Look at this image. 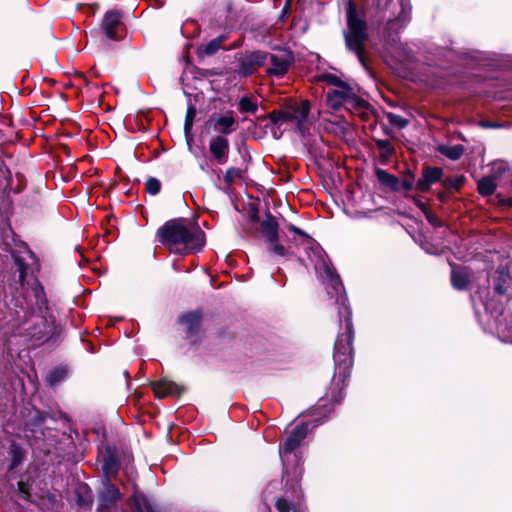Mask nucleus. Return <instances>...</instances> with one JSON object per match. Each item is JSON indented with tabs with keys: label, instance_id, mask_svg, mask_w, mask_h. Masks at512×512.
<instances>
[{
	"label": "nucleus",
	"instance_id": "ea45409f",
	"mask_svg": "<svg viewBox=\"0 0 512 512\" xmlns=\"http://www.w3.org/2000/svg\"><path fill=\"white\" fill-rule=\"evenodd\" d=\"M294 512H297L296 510H294Z\"/></svg>",
	"mask_w": 512,
	"mask_h": 512
},
{
	"label": "nucleus",
	"instance_id": "c85d7f7f",
	"mask_svg": "<svg viewBox=\"0 0 512 512\" xmlns=\"http://www.w3.org/2000/svg\"><path fill=\"white\" fill-rule=\"evenodd\" d=\"M11 454L13 458L11 468H15L22 461L24 453L20 447L13 445L11 447Z\"/></svg>",
	"mask_w": 512,
	"mask_h": 512
},
{
	"label": "nucleus",
	"instance_id": "4be33fe9",
	"mask_svg": "<svg viewBox=\"0 0 512 512\" xmlns=\"http://www.w3.org/2000/svg\"><path fill=\"white\" fill-rule=\"evenodd\" d=\"M225 39L226 37L222 35L211 40L209 43H207L201 48L202 53H204L207 56L215 54L221 48L222 43L224 42Z\"/></svg>",
	"mask_w": 512,
	"mask_h": 512
},
{
	"label": "nucleus",
	"instance_id": "c756f323",
	"mask_svg": "<svg viewBox=\"0 0 512 512\" xmlns=\"http://www.w3.org/2000/svg\"><path fill=\"white\" fill-rule=\"evenodd\" d=\"M387 119L390 124L397 126L399 128H403L407 125V120L394 113H388Z\"/></svg>",
	"mask_w": 512,
	"mask_h": 512
},
{
	"label": "nucleus",
	"instance_id": "9b49d317",
	"mask_svg": "<svg viewBox=\"0 0 512 512\" xmlns=\"http://www.w3.org/2000/svg\"><path fill=\"white\" fill-rule=\"evenodd\" d=\"M442 176L441 168L426 166L423 168L421 178L416 182V189L420 192H427L433 184L441 180Z\"/></svg>",
	"mask_w": 512,
	"mask_h": 512
},
{
	"label": "nucleus",
	"instance_id": "4468645a",
	"mask_svg": "<svg viewBox=\"0 0 512 512\" xmlns=\"http://www.w3.org/2000/svg\"><path fill=\"white\" fill-rule=\"evenodd\" d=\"M352 96V91L350 88L345 86L339 80V90H334L328 93V101L330 102L333 108H337L346 103Z\"/></svg>",
	"mask_w": 512,
	"mask_h": 512
},
{
	"label": "nucleus",
	"instance_id": "f257e3e1",
	"mask_svg": "<svg viewBox=\"0 0 512 512\" xmlns=\"http://www.w3.org/2000/svg\"><path fill=\"white\" fill-rule=\"evenodd\" d=\"M33 295H24L23 315L17 319L14 333L34 345L46 342L54 331V317L48 306L44 287L36 281L32 283Z\"/></svg>",
	"mask_w": 512,
	"mask_h": 512
},
{
	"label": "nucleus",
	"instance_id": "cd10ccee",
	"mask_svg": "<svg viewBox=\"0 0 512 512\" xmlns=\"http://www.w3.org/2000/svg\"><path fill=\"white\" fill-rule=\"evenodd\" d=\"M241 177V170L239 168L231 167L226 171L224 180L228 185H232L234 181Z\"/></svg>",
	"mask_w": 512,
	"mask_h": 512
},
{
	"label": "nucleus",
	"instance_id": "423d86ee",
	"mask_svg": "<svg viewBox=\"0 0 512 512\" xmlns=\"http://www.w3.org/2000/svg\"><path fill=\"white\" fill-rule=\"evenodd\" d=\"M308 432V424L296 426L290 435L286 438L282 446H280L279 453L284 465V475L289 476L288 463L292 461L298 462V457L294 452L300 445L301 441L306 437Z\"/></svg>",
	"mask_w": 512,
	"mask_h": 512
},
{
	"label": "nucleus",
	"instance_id": "e433bc0d",
	"mask_svg": "<svg viewBox=\"0 0 512 512\" xmlns=\"http://www.w3.org/2000/svg\"><path fill=\"white\" fill-rule=\"evenodd\" d=\"M292 230L295 232V233H298V234H301V230L296 228V227H292Z\"/></svg>",
	"mask_w": 512,
	"mask_h": 512
},
{
	"label": "nucleus",
	"instance_id": "1a4fd4ad",
	"mask_svg": "<svg viewBox=\"0 0 512 512\" xmlns=\"http://www.w3.org/2000/svg\"><path fill=\"white\" fill-rule=\"evenodd\" d=\"M267 64V53L261 51L252 52L240 60L239 74L249 76L259 67Z\"/></svg>",
	"mask_w": 512,
	"mask_h": 512
},
{
	"label": "nucleus",
	"instance_id": "20e7f679",
	"mask_svg": "<svg viewBox=\"0 0 512 512\" xmlns=\"http://www.w3.org/2000/svg\"><path fill=\"white\" fill-rule=\"evenodd\" d=\"M347 48L354 52L360 63L366 67L364 45L368 39L365 16L357 12L356 6L349 1L347 7V31L344 32Z\"/></svg>",
	"mask_w": 512,
	"mask_h": 512
},
{
	"label": "nucleus",
	"instance_id": "2eb2a0df",
	"mask_svg": "<svg viewBox=\"0 0 512 512\" xmlns=\"http://www.w3.org/2000/svg\"><path fill=\"white\" fill-rule=\"evenodd\" d=\"M152 389L157 398H164L166 396L173 395L178 392L177 385L165 379L153 383Z\"/></svg>",
	"mask_w": 512,
	"mask_h": 512
},
{
	"label": "nucleus",
	"instance_id": "393cba45",
	"mask_svg": "<svg viewBox=\"0 0 512 512\" xmlns=\"http://www.w3.org/2000/svg\"><path fill=\"white\" fill-rule=\"evenodd\" d=\"M257 108V103L249 97H242L239 101V110L243 113H255Z\"/></svg>",
	"mask_w": 512,
	"mask_h": 512
},
{
	"label": "nucleus",
	"instance_id": "a878e982",
	"mask_svg": "<svg viewBox=\"0 0 512 512\" xmlns=\"http://www.w3.org/2000/svg\"><path fill=\"white\" fill-rule=\"evenodd\" d=\"M105 475L110 478L114 476L118 471V465L112 457H107L102 467Z\"/></svg>",
	"mask_w": 512,
	"mask_h": 512
},
{
	"label": "nucleus",
	"instance_id": "4c0bfd02",
	"mask_svg": "<svg viewBox=\"0 0 512 512\" xmlns=\"http://www.w3.org/2000/svg\"><path fill=\"white\" fill-rule=\"evenodd\" d=\"M406 188H411V183H405L404 185Z\"/></svg>",
	"mask_w": 512,
	"mask_h": 512
},
{
	"label": "nucleus",
	"instance_id": "9d476101",
	"mask_svg": "<svg viewBox=\"0 0 512 512\" xmlns=\"http://www.w3.org/2000/svg\"><path fill=\"white\" fill-rule=\"evenodd\" d=\"M121 499L119 489L110 481H106L99 493L98 512H109V507Z\"/></svg>",
	"mask_w": 512,
	"mask_h": 512
},
{
	"label": "nucleus",
	"instance_id": "c9c22d12",
	"mask_svg": "<svg viewBox=\"0 0 512 512\" xmlns=\"http://www.w3.org/2000/svg\"><path fill=\"white\" fill-rule=\"evenodd\" d=\"M303 470L302 468L297 464L293 468V480H299L302 476Z\"/></svg>",
	"mask_w": 512,
	"mask_h": 512
},
{
	"label": "nucleus",
	"instance_id": "f704fd0d",
	"mask_svg": "<svg viewBox=\"0 0 512 512\" xmlns=\"http://www.w3.org/2000/svg\"><path fill=\"white\" fill-rule=\"evenodd\" d=\"M271 243V251L274 252L275 254L279 255V256H284L285 255V248L276 243V241L274 242H270Z\"/></svg>",
	"mask_w": 512,
	"mask_h": 512
},
{
	"label": "nucleus",
	"instance_id": "2f4dec72",
	"mask_svg": "<svg viewBox=\"0 0 512 512\" xmlns=\"http://www.w3.org/2000/svg\"><path fill=\"white\" fill-rule=\"evenodd\" d=\"M463 181H464L463 177H456V178L445 180L444 185L446 187H450V188H454V189H459L461 187Z\"/></svg>",
	"mask_w": 512,
	"mask_h": 512
},
{
	"label": "nucleus",
	"instance_id": "ddd939ff",
	"mask_svg": "<svg viewBox=\"0 0 512 512\" xmlns=\"http://www.w3.org/2000/svg\"><path fill=\"white\" fill-rule=\"evenodd\" d=\"M210 152L219 164H224L229 152V142L223 136H215L209 144Z\"/></svg>",
	"mask_w": 512,
	"mask_h": 512
},
{
	"label": "nucleus",
	"instance_id": "7c9ffc66",
	"mask_svg": "<svg viewBox=\"0 0 512 512\" xmlns=\"http://www.w3.org/2000/svg\"><path fill=\"white\" fill-rule=\"evenodd\" d=\"M160 188H161V183L158 179L149 178L147 180L146 189L150 194L156 195L160 191Z\"/></svg>",
	"mask_w": 512,
	"mask_h": 512
},
{
	"label": "nucleus",
	"instance_id": "6e6552de",
	"mask_svg": "<svg viewBox=\"0 0 512 512\" xmlns=\"http://www.w3.org/2000/svg\"><path fill=\"white\" fill-rule=\"evenodd\" d=\"M12 258L16 266V270L19 274V283L22 288V296L33 295L32 282L36 281L39 285H42L40 281L34 276H28L29 265L25 258L18 253H13Z\"/></svg>",
	"mask_w": 512,
	"mask_h": 512
},
{
	"label": "nucleus",
	"instance_id": "5701e85b",
	"mask_svg": "<svg viewBox=\"0 0 512 512\" xmlns=\"http://www.w3.org/2000/svg\"><path fill=\"white\" fill-rule=\"evenodd\" d=\"M439 151L449 159L457 160L462 156L464 148L462 145L442 146Z\"/></svg>",
	"mask_w": 512,
	"mask_h": 512
},
{
	"label": "nucleus",
	"instance_id": "6ab92c4d",
	"mask_svg": "<svg viewBox=\"0 0 512 512\" xmlns=\"http://www.w3.org/2000/svg\"><path fill=\"white\" fill-rule=\"evenodd\" d=\"M451 282L454 288L462 290L469 283V273L465 269H454L451 275Z\"/></svg>",
	"mask_w": 512,
	"mask_h": 512
},
{
	"label": "nucleus",
	"instance_id": "f8f14e48",
	"mask_svg": "<svg viewBox=\"0 0 512 512\" xmlns=\"http://www.w3.org/2000/svg\"><path fill=\"white\" fill-rule=\"evenodd\" d=\"M102 27L106 36L111 40H119L118 31L121 27V15L118 12H107L103 18Z\"/></svg>",
	"mask_w": 512,
	"mask_h": 512
},
{
	"label": "nucleus",
	"instance_id": "dca6fc26",
	"mask_svg": "<svg viewBox=\"0 0 512 512\" xmlns=\"http://www.w3.org/2000/svg\"><path fill=\"white\" fill-rule=\"evenodd\" d=\"M261 232L269 242H274L278 237V224L274 217L267 215L261 223Z\"/></svg>",
	"mask_w": 512,
	"mask_h": 512
},
{
	"label": "nucleus",
	"instance_id": "72a5a7b5",
	"mask_svg": "<svg viewBox=\"0 0 512 512\" xmlns=\"http://www.w3.org/2000/svg\"><path fill=\"white\" fill-rule=\"evenodd\" d=\"M377 146L379 149L383 150L387 156L393 151L388 140H378Z\"/></svg>",
	"mask_w": 512,
	"mask_h": 512
},
{
	"label": "nucleus",
	"instance_id": "7ed1b4c3",
	"mask_svg": "<svg viewBox=\"0 0 512 512\" xmlns=\"http://www.w3.org/2000/svg\"><path fill=\"white\" fill-rule=\"evenodd\" d=\"M158 235L172 253L188 254L204 245L202 232L183 219L168 221L158 230Z\"/></svg>",
	"mask_w": 512,
	"mask_h": 512
},
{
	"label": "nucleus",
	"instance_id": "412c9836",
	"mask_svg": "<svg viewBox=\"0 0 512 512\" xmlns=\"http://www.w3.org/2000/svg\"><path fill=\"white\" fill-rule=\"evenodd\" d=\"M495 189L496 182L493 177H484L478 182V191L483 196L493 194Z\"/></svg>",
	"mask_w": 512,
	"mask_h": 512
},
{
	"label": "nucleus",
	"instance_id": "58836bf2",
	"mask_svg": "<svg viewBox=\"0 0 512 512\" xmlns=\"http://www.w3.org/2000/svg\"><path fill=\"white\" fill-rule=\"evenodd\" d=\"M22 486H23V483H22V482H19V487H20V489H22Z\"/></svg>",
	"mask_w": 512,
	"mask_h": 512
},
{
	"label": "nucleus",
	"instance_id": "aec40b11",
	"mask_svg": "<svg viewBox=\"0 0 512 512\" xmlns=\"http://www.w3.org/2000/svg\"><path fill=\"white\" fill-rule=\"evenodd\" d=\"M131 505L137 512H153L152 506L148 499L141 493L135 491L131 498Z\"/></svg>",
	"mask_w": 512,
	"mask_h": 512
},
{
	"label": "nucleus",
	"instance_id": "f03ea898",
	"mask_svg": "<svg viewBox=\"0 0 512 512\" xmlns=\"http://www.w3.org/2000/svg\"><path fill=\"white\" fill-rule=\"evenodd\" d=\"M323 281L327 283L328 289H332L336 296V304L338 307L339 316L344 319L345 327L344 332L338 335L335 343L334 362L339 375L344 378L349 375L352 366V323L350 320V310L347 306V298L344 294L342 282L335 272V269L328 263L323 262L317 268ZM328 294H332L328 290Z\"/></svg>",
	"mask_w": 512,
	"mask_h": 512
},
{
	"label": "nucleus",
	"instance_id": "0eeeda50",
	"mask_svg": "<svg viewBox=\"0 0 512 512\" xmlns=\"http://www.w3.org/2000/svg\"><path fill=\"white\" fill-rule=\"evenodd\" d=\"M293 62L294 56L287 49H278L267 53L266 73L271 77L282 78L289 71Z\"/></svg>",
	"mask_w": 512,
	"mask_h": 512
},
{
	"label": "nucleus",
	"instance_id": "473e14b6",
	"mask_svg": "<svg viewBox=\"0 0 512 512\" xmlns=\"http://www.w3.org/2000/svg\"><path fill=\"white\" fill-rule=\"evenodd\" d=\"M275 506L279 512H289L291 510L290 503L284 498H279Z\"/></svg>",
	"mask_w": 512,
	"mask_h": 512
},
{
	"label": "nucleus",
	"instance_id": "a211bd4d",
	"mask_svg": "<svg viewBox=\"0 0 512 512\" xmlns=\"http://www.w3.org/2000/svg\"><path fill=\"white\" fill-rule=\"evenodd\" d=\"M201 315L198 312H190L180 317V322L185 325L186 332L192 334L199 326Z\"/></svg>",
	"mask_w": 512,
	"mask_h": 512
},
{
	"label": "nucleus",
	"instance_id": "bb28decb",
	"mask_svg": "<svg viewBox=\"0 0 512 512\" xmlns=\"http://www.w3.org/2000/svg\"><path fill=\"white\" fill-rule=\"evenodd\" d=\"M195 116H196V108L194 106H190L187 109L186 117H185L184 129H185L186 134L191 131Z\"/></svg>",
	"mask_w": 512,
	"mask_h": 512
},
{
	"label": "nucleus",
	"instance_id": "b1692460",
	"mask_svg": "<svg viewBox=\"0 0 512 512\" xmlns=\"http://www.w3.org/2000/svg\"><path fill=\"white\" fill-rule=\"evenodd\" d=\"M376 176H377L378 180L386 186L395 187L397 185V182H398L397 178L395 176L389 174L385 170L377 169Z\"/></svg>",
	"mask_w": 512,
	"mask_h": 512
},
{
	"label": "nucleus",
	"instance_id": "f3484780",
	"mask_svg": "<svg viewBox=\"0 0 512 512\" xmlns=\"http://www.w3.org/2000/svg\"><path fill=\"white\" fill-rule=\"evenodd\" d=\"M236 120L232 115L219 116L214 123L215 131L230 134L235 130Z\"/></svg>",
	"mask_w": 512,
	"mask_h": 512
},
{
	"label": "nucleus",
	"instance_id": "39448f33",
	"mask_svg": "<svg viewBox=\"0 0 512 512\" xmlns=\"http://www.w3.org/2000/svg\"><path fill=\"white\" fill-rule=\"evenodd\" d=\"M310 104L307 100L292 101L282 110L275 111L272 114V120L276 124L291 122L296 125L301 134L309 131L312 121L309 117Z\"/></svg>",
	"mask_w": 512,
	"mask_h": 512
}]
</instances>
